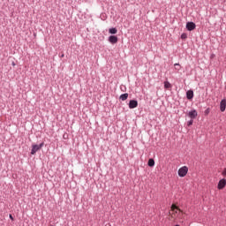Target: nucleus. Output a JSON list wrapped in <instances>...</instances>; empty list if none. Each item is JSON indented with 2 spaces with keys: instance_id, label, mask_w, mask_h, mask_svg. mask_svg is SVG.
Returning a JSON list of instances; mask_svg holds the SVG:
<instances>
[{
  "instance_id": "4468645a",
  "label": "nucleus",
  "mask_w": 226,
  "mask_h": 226,
  "mask_svg": "<svg viewBox=\"0 0 226 226\" xmlns=\"http://www.w3.org/2000/svg\"><path fill=\"white\" fill-rule=\"evenodd\" d=\"M148 167H154V159L148 160Z\"/></svg>"
},
{
  "instance_id": "9d476101",
  "label": "nucleus",
  "mask_w": 226,
  "mask_h": 226,
  "mask_svg": "<svg viewBox=\"0 0 226 226\" xmlns=\"http://www.w3.org/2000/svg\"><path fill=\"white\" fill-rule=\"evenodd\" d=\"M187 100H192L193 98V90H188L186 92Z\"/></svg>"
},
{
  "instance_id": "2eb2a0df",
  "label": "nucleus",
  "mask_w": 226,
  "mask_h": 226,
  "mask_svg": "<svg viewBox=\"0 0 226 226\" xmlns=\"http://www.w3.org/2000/svg\"><path fill=\"white\" fill-rule=\"evenodd\" d=\"M222 176H223V177H226V168L223 169Z\"/></svg>"
},
{
  "instance_id": "6ab92c4d",
  "label": "nucleus",
  "mask_w": 226,
  "mask_h": 226,
  "mask_svg": "<svg viewBox=\"0 0 226 226\" xmlns=\"http://www.w3.org/2000/svg\"><path fill=\"white\" fill-rule=\"evenodd\" d=\"M205 114H206V116H207V114H209V109H207L205 111Z\"/></svg>"
},
{
  "instance_id": "ddd939ff",
  "label": "nucleus",
  "mask_w": 226,
  "mask_h": 226,
  "mask_svg": "<svg viewBox=\"0 0 226 226\" xmlns=\"http://www.w3.org/2000/svg\"><path fill=\"white\" fill-rule=\"evenodd\" d=\"M109 33L110 34H117V28H109Z\"/></svg>"
},
{
  "instance_id": "1a4fd4ad",
  "label": "nucleus",
  "mask_w": 226,
  "mask_h": 226,
  "mask_svg": "<svg viewBox=\"0 0 226 226\" xmlns=\"http://www.w3.org/2000/svg\"><path fill=\"white\" fill-rule=\"evenodd\" d=\"M109 43H112V44L117 43V36H116V35L109 36Z\"/></svg>"
},
{
  "instance_id": "f03ea898",
  "label": "nucleus",
  "mask_w": 226,
  "mask_h": 226,
  "mask_svg": "<svg viewBox=\"0 0 226 226\" xmlns=\"http://www.w3.org/2000/svg\"><path fill=\"white\" fill-rule=\"evenodd\" d=\"M43 146V142L40 145H32L31 154H36V153H38V151H40Z\"/></svg>"
},
{
  "instance_id": "6e6552de",
  "label": "nucleus",
  "mask_w": 226,
  "mask_h": 226,
  "mask_svg": "<svg viewBox=\"0 0 226 226\" xmlns=\"http://www.w3.org/2000/svg\"><path fill=\"white\" fill-rule=\"evenodd\" d=\"M188 116L191 119H195L197 116H199V113H197V110L193 109L188 113Z\"/></svg>"
},
{
  "instance_id": "dca6fc26",
  "label": "nucleus",
  "mask_w": 226,
  "mask_h": 226,
  "mask_svg": "<svg viewBox=\"0 0 226 226\" xmlns=\"http://www.w3.org/2000/svg\"><path fill=\"white\" fill-rule=\"evenodd\" d=\"M181 38H182V40H186V38H187L186 34H183L181 35Z\"/></svg>"
},
{
  "instance_id": "f3484780",
  "label": "nucleus",
  "mask_w": 226,
  "mask_h": 226,
  "mask_svg": "<svg viewBox=\"0 0 226 226\" xmlns=\"http://www.w3.org/2000/svg\"><path fill=\"white\" fill-rule=\"evenodd\" d=\"M192 124H193V120H190V121L187 123V126H192Z\"/></svg>"
},
{
  "instance_id": "9b49d317",
  "label": "nucleus",
  "mask_w": 226,
  "mask_h": 226,
  "mask_svg": "<svg viewBox=\"0 0 226 226\" xmlns=\"http://www.w3.org/2000/svg\"><path fill=\"white\" fill-rule=\"evenodd\" d=\"M119 98L122 100V102H126V100H128V94H123Z\"/></svg>"
},
{
  "instance_id": "f8f14e48",
  "label": "nucleus",
  "mask_w": 226,
  "mask_h": 226,
  "mask_svg": "<svg viewBox=\"0 0 226 226\" xmlns=\"http://www.w3.org/2000/svg\"><path fill=\"white\" fill-rule=\"evenodd\" d=\"M164 87H165V89H170V87H172V85L170 84V82L165 81Z\"/></svg>"
},
{
  "instance_id": "f257e3e1",
  "label": "nucleus",
  "mask_w": 226,
  "mask_h": 226,
  "mask_svg": "<svg viewBox=\"0 0 226 226\" xmlns=\"http://www.w3.org/2000/svg\"><path fill=\"white\" fill-rule=\"evenodd\" d=\"M170 211L171 218H177V215H185L183 210H181L179 207L176 206L175 204L171 206Z\"/></svg>"
},
{
  "instance_id": "0eeeda50",
  "label": "nucleus",
  "mask_w": 226,
  "mask_h": 226,
  "mask_svg": "<svg viewBox=\"0 0 226 226\" xmlns=\"http://www.w3.org/2000/svg\"><path fill=\"white\" fill-rule=\"evenodd\" d=\"M225 109H226V99H222L220 102L221 112H225Z\"/></svg>"
},
{
  "instance_id": "39448f33",
  "label": "nucleus",
  "mask_w": 226,
  "mask_h": 226,
  "mask_svg": "<svg viewBox=\"0 0 226 226\" xmlns=\"http://www.w3.org/2000/svg\"><path fill=\"white\" fill-rule=\"evenodd\" d=\"M139 107V102L135 100H131L129 102V109H137Z\"/></svg>"
},
{
  "instance_id": "20e7f679",
  "label": "nucleus",
  "mask_w": 226,
  "mask_h": 226,
  "mask_svg": "<svg viewBox=\"0 0 226 226\" xmlns=\"http://www.w3.org/2000/svg\"><path fill=\"white\" fill-rule=\"evenodd\" d=\"M226 186V179L222 178L219 181L218 185H217V188L218 190H223V188H225Z\"/></svg>"
},
{
  "instance_id": "412c9836",
  "label": "nucleus",
  "mask_w": 226,
  "mask_h": 226,
  "mask_svg": "<svg viewBox=\"0 0 226 226\" xmlns=\"http://www.w3.org/2000/svg\"><path fill=\"white\" fill-rule=\"evenodd\" d=\"M175 66H179V64H175Z\"/></svg>"
},
{
  "instance_id": "423d86ee",
  "label": "nucleus",
  "mask_w": 226,
  "mask_h": 226,
  "mask_svg": "<svg viewBox=\"0 0 226 226\" xmlns=\"http://www.w3.org/2000/svg\"><path fill=\"white\" fill-rule=\"evenodd\" d=\"M195 27H196L195 23H193V22H187V24H186L187 31H193V29H195Z\"/></svg>"
},
{
  "instance_id": "a211bd4d",
  "label": "nucleus",
  "mask_w": 226,
  "mask_h": 226,
  "mask_svg": "<svg viewBox=\"0 0 226 226\" xmlns=\"http://www.w3.org/2000/svg\"><path fill=\"white\" fill-rule=\"evenodd\" d=\"M184 215H177V218H183Z\"/></svg>"
},
{
  "instance_id": "aec40b11",
  "label": "nucleus",
  "mask_w": 226,
  "mask_h": 226,
  "mask_svg": "<svg viewBox=\"0 0 226 226\" xmlns=\"http://www.w3.org/2000/svg\"><path fill=\"white\" fill-rule=\"evenodd\" d=\"M9 218H10L11 220H13V215H9Z\"/></svg>"
},
{
  "instance_id": "7ed1b4c3",
  "label": "nucleus",
  "mask_w": 226,
  "mask_h": 226,
  "mask_svg": "<svg viewBox=\"0 0 226 226\" xmlns=\"http://www.w3.org/2000/svg\"><path fill=\"white\" fill-rule=\"evenodd\" d=\"M188 174V167L184 166L178 170V176L180 177H185Z\"/></svg>"
}]
</instances>
